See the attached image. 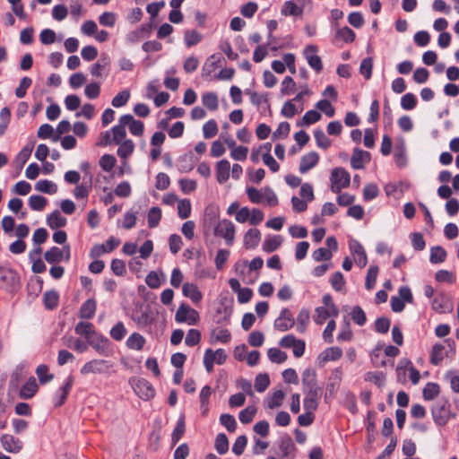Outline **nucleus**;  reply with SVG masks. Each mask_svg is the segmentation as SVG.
<instances>
[{"label":"nucleus","mask_w":459,"mask_h":459,"mask_svg":"<svg viewBox=\"0 0 459 459\" xmlns=\"http://www.w3.org/2000/svg\"><path fill=\"white\" fill-rule=\"evenodd\" d=\"M301 383L305 395L322 396L323 388L317 384V375L315 369L306 368L302 372Z\"/></svg>","instance_id":"obj_1"},{"label":"nucleus","mask_w":459,"mask_h":459,"mask_svg":"<svg viewBox=\"0 0 459 459\" xmlns=\"http://www.w3.org/2000/svg\"><path fill=\"white\" fill-rule=\"evenodd\" d=\"M431 413L434 422L437 426H445L451 417L455 414L451 413V404L446 398H441L432 406Z\"/></svg>","instance_id":"obj_2"},{"label":"nucleus","mask_w":459,"mask_h":459,"mask_svg":"<svg viewBox=\"0 0 459 459\" xmlns=\"http://www.w3.org/2000/svg\"><path fill=\"white\" fill-rule=\"evenodd\" d=\"M330 181L332 192L339 194L342 188L350 186L351 176L344 168H335L331 172Z\"/></svg>","instance_id":"obj_3"},{"label":"nucleus","mask_w":459,"mask_h":459,"mask_svg":"<svg viewBox=\"0 0 459 459\" xmlns=\"http://www.w3.org/2000/svg\"><path fill=\"white\" fill-rule=\"evenodd\" d=\"M200 319L199 313L186 303H181L176 312L175 320L177 323H186L195 325Z\"/></svg>","instance_id":"obj_4"},{"label":"nucleus","mask_w":459,"mask_h":459,"mask_svg":"<svg viewBox=\"0 0 459 459\" xmlns=\"http://www.w3.org/2000/svg\"><path fill=\"white\" fill-rule=\"evenodd\" d=\"M87 343L101 356L108 357L112 353L111 342L104 335L96 333L91 338H88Z\"/></svg>","instance_id":"obj_5"},{"label":"nucleus","mask_w":459,"mask_h":459,"mask_svg":"<svg viewBox=\"0 0 459 459\" xmlns=\"http://www.w3.org/2000/svg\"><path fill=\"white\" fill-rule=\"evenodd\" d=\"M20 287V276L13 269H0V288L7 291H16Z\"/></svg>","instance_id":"obj_6"},{"label":"nucleus","mask_w":459,"mask_h":459,"mask_svg":"<svg viewBox=\"0 0 459 459\" xmlns=\"http://www.w3.org/2000/svg\"><path fill=\"white\" fill-rule=\"evenodd\" d=\"M112 367L108 360L94 359L86 362L80 369L82 375L106 373Z\"/></svg>","instance_id":"obj_7"},{"label":"nucleus","mask_w":459,"mask_h":459,"mask_svg":"<svg viewBox=\"0 0 459 459\" xmlns=\"http://www.w3.org/2000/svg\"><path fill=\"white\" fill-rule=\"evenodd\" d=\"M134 393L143 400L149 401L155 395L152 385L144 378L138 379L133 385Z\"/></svg>","instance_id":"obj_8"},{"label":"nucleus","mask_w":459,"mask_h":459,"mask_svg":"<svg viewBox=\"0 0 459 459\" xmlns=\"http://www.w3.org/2000/svg\"><path fill=\"white\" fill-rule=\"evenodd\" d=\"M295 325V319L287 307L281 309L280 316L274 321V328L280 332H286Z\"/></svg>","instance_id":"obj_9"},{"label":"nucleus","mask_w":459,"mask_h":459,"mask_svg":"<svg viewBox=\"0 0 459 459\" xmlns=\"http://www.w3.org/2000/svg\"><path fill=\"white\" fill-rule=\"evenodd\" d=\"M73 385L74 377L70 375L65 379L62 386L58 388L53 396V404L55 407H60L65 403Z\"/></svg>","instance_id":"obj_10"},{"label":"nucleus","mask_w":459,"mask_h":459,"mask_svg":"<svg viewBox=\"0 0 459 459\" xmlns=\"http://www.w3.org/2000/svg\"><path fill=\"white\" fill-rule=\"evenodd\" d=\"M349 247L351 253L354 255V261L359 268H363L367 265L368 257L362 245L356 239H350Z\"/></svg>","instance_id":"obj_11"},{"label":"nucleus","mask_w":459,"mask_h":459,"mask_svg":"<svg viewBox=\"0 0 459 459\" xmlns=\"http://www.w3.org/2000/svg\"><path fill=\"white\" fill-rule=\"evenodd\" d=\"M318 48L316 45H307L303 51V54L307 60L309 66L316 72H320L323 69V63L321 57L316 54Z\"/></svg>","instance_id":"obj_12"},{"label":"nucleus","mask_w":459,"mask_h":459,"mask_svg":"<svg viewBox=\"0 0 459 459\" xmlns=\"http://www.w3.org/2000/svg\"><path fill=\"white\" fill-rule=\"evenodd\" d=\"M119 123L127 125L129 131L133 135L142 136L144 132V124L141 120H136L131 114H126L119 117Z\"/></svg>","instance_id":"obj_13"},{"label":"nucleus","mask_w":459,"mask_h":459,"mask_svg":"<svg viewBox=\"0 0 459 459\" xmlns=\"http://www.w3.org/2000/svg\"><path fill=\"white\" fill-rule=\"evenodd\" d=\"M197 161L198 158L195 157L193 151L190 150L188 152L178 157V169L180 173L190 172L195 168Z\"/></svg>","instance_id":"obj_14"},{"label":"nucleus","mask_w":459,"mask_h":459,"mask_svg":"<svg viewBox=\"0 0 459 459\" xmlns=\"http://www.w3.org/2000/svg\"><path fill=\"white\" fill-rule=\"evenodd\" d=\"M319 154L315 152H309L303 155L300 159L299 170L301 174L307 173L308 170L316 166L319 161Z\"/></svg>","instance_id":"obj_15"},{"label":"nucleus","mask_w":459,"mask_h":459,"mask_svg":"<svg viewBox=\"0 0 459 459\" xmlns=\"http://www.w3.org/2000/svg\"><path fill=\"white\" fill-rule=\"evenodd\" d=\"M432 308L440 314L453 311V303L451 299L444 294H440L432 300Z\"/></svg>","instance_id":"obj_16"},{"label":"nucleus","mask_w":459,"mask_h":459,"mask_svg":"<svg viewBox=\"0 0 459 459\" xmlns=\"http://www.w3.org/2000/svg\"><path fill=\"white\" fill-rule=\"evenodd\" d=\"M3 448L9 453H18L22 447V442L9 434H4L0 437Z\"/></svg>","instance_id":"obj_17"},{"label":"nucleus","mask_w":459,"mask_h":459,"mask_svg":"<svg viewBox=\"0 0 459 459\" xmlns=\"http://www.w3.org/2000/svg\"><path fill=\"white\" fill-rule=\"evenodd\" d=\"M67 220L59 210L53 211L47 217V224L51 230H58L66 226Z\"/></svg>","instance_id":"obj_18"},{"label":"nucleus","mask_w":459,"mask_h":459,"mask_svg":"<svg viewBox=\"0 0 459 459\" xmlns=\"http://www.w3.org/2000/svg\"><path fill=\"white\" fill-rule=\"evenodd\" d=\"M394 160L399 169H403L407 166L406 147L403 139L395 145Z\"/></svg>","instance_id":"obj_19"},{"label":"nucleus","mask_w":459,"mask_h":459,"mask_svg":"<svg viewBox=\"0 0 459 459\" xmlns=\"http://www.w3.org/2000/svg\"><path fill=\"white\" fill-rule=\"evenodd\" d=\"M39 390L38 384L34 377H30L28 381L22 385L20 389L19 396L22 399L32 398Z\"/></svg>","instance_id":"obj_20"},{"label":"nucleus","mask_w":459,"mask_h":459,"mask_svg":"<svg viewBox=\"0 0 459 459\" xmlns=\"http://www.w3.org/2000/svg\"><path fill=\"white\" fill-rule=\"evenodd\" d=\"M230 164L226 159L216 163V179L220 184L225 183L230 178Z\"/></svg>","instance_id":"obj_21"},{"label":"nucleus","mask_w":459,"mask_h":459,"mask_svg":"<svg viewBox=\"0 0 459 459\" xmlns=\"http://www.w3.org/2000/svg\"><path fill=\"white\" fill-rule=\"evenodd\" d=\"M97 309V302L94 299H88L82 303L79 311V316L82 319H91Z\"/></svg>","instance_id":"obj_22"},{"label":"nucleus","mask_w":459,"mask_h":459,"mask_svg":"<svg viewBox=\"0 0 459 459\" xmlns=\"http://www.w3.org/2000/svg\"><path fill=\"white\" fill-rule=\"evenodd\" d=\"M182 292L185 297L189 298L194 303H198L203 298L202 292L194 283H184L182 286Z\"/></svg>","instance_id":"obj_23"},{"label":"nucleus","mask_w":459,"mask_h":459,"mask_svg":"<svg viewBox=\"0 0 459 459\" xmlns=\"http://www.w3.org/2000/svg\"><path fill=\"white\" fill-rule=\"evenodd\" d=\"M278 447L281 457L284 458L287 457L290 455V453L295 449V445L290 436L285 434L284 436L279 438Z\"/></svg>","instance_id":"obj_24"},{"label":"nucleus","mask_w":459,"mask_h":459,"mask_svg":"<svg viewBox=\"0 0 459 459\" xmlns=\"http://www.w3.org/2000/svg\"><path fill=\"white\" fill-rule=\"evenodd\" d=\"M355 39V32L348 26H344L342 28H337L333 39V43L339 39H342L344 43H352Z\"/></svg>","instance_id":"obj_25"},{"label":"nucleus","mask_w":459,"mask_h":459,"mask_svg":"<svg viewBox=\"0 0 459 459\" xmlns=\"http://www.w3.org/2000/svg\"><path fill=\"white\" fill-rule=\"evenodd\" d=\"M35 142H30L27 143L16 155L15 157V163L17 164V167L19 169H22L24 164L28 161L30 159L31 152L34 148Z\"/></svg>","instance_id":"obj_26"},{"label":"nucleus","mask_w":459,"mask_h":459,"mask_svg":"<svg viewBox=\"0 0 459 459\" xmlns=\"http://www.w3.org/2000/svg\"><path fill=\"white\" fill-rule=\"evenodd\" d=\"M29 232L30 231H15L18 239L10 245L9 250L11 253L19 255L25 251L26 243L23 241V238L28 236Z\"/></svg>","instance_id":"obj_27"},{"label":"nucleus","mask_w":459,"mask_h":459,"mask_svg":"<svg viewBox=\"0 0 459 459\" xmlns=\"http://www.w3.org/2000/svg\"><path fill=\"white\" fill-rule=\"evenodd\" d=\"M146 342L145 338L139 333H133L126 340V347L130 350L141 351Z\"/></svg>","instance_id":"obj_28"},{"label":"nucleus","mask_w":459,"mask_h":459,"mask_svg":"<svg viewBox=\"0 0 459 459\" xmlns=\"http://www.w3.org/2000/svg\"><path fill=\"white\" fill-rule=\"evenodd\" d=\"M282 240L280 235H268L263 243L264 251L267 253L275 251L281 245Z\"/></svg>","instance_id":"obj_29"},{"label":"nucleus","mask_w":459,"mask_h":459,"mask_svg":"<svg viewBox=\"0 0 459 459\" xmlns=\"http://www.w3.org/2000/svg\"><path fill=\"white\" fill-rule=\"evenodd\" d=\"M281 13L284 16H300L303 13V6H299L289 0L281 7Z\"/></svg>","instance_id":"obj_30"},{"label":"nucleus","mask_w":459,"mask_h":459,"mask_svg":"<svg viewBox=\"0 0 459 459\" xmlns=\"http://www.w3.org/2000/svg\"><path fill=\"white\" fill-rule=\"evenodd\" d=\"M186 430L185 415L181 414L171 434V444L175 446L183 437Z\"/></svg>","instance_id":"obj_31"},{"label":"nucleus","mask_w":459,"mask_h":459,"mask_svg":"<svg viewBox=\"0 0 459 459\" xmlns=\"http://www.w3.org/2000/svg\"><path fill=\"white\" fill-rule=\"evenodd\" d=\"M221 58L222 57L220 54L212 55L203 66V76L210 75L216 68H218Z\"/></svg>","instance_id":"obj_32"},{"label":"nucleus","mask_w":459,"mask_h":459,"mask_svg":"<svg viewBox=\"0 0 459 459\" xmlns=\"http://www.w3.org/2000/svg\"><path fill=\"white\" fill-rule=\"evenodd\" d=\"M74 331L77 334L84 336L86 341H88V338H91L93 334L96 333L94 325L90 322L84 321L79 322L75 325Z\"/></svg>","instance_id":"obj_33"},{"label":"nucleus","mask_w":459,"mask_h":459,"mask_svg":"<svg viewBox=\"0 0 459 459\" xmlns=\"http://www.w3.org/2000/svg\"><path fill=\"white\" fill-rule=\"evenodd\" d=\"M35 189L44 194L54 195L57 192V186L51 180L41 179L35 184Z\"/></svg>","instance_id":"obj_34"},{"label":"nucleus","mask_w":459,"mask_h":459,"mask_svg":"<svg viewBox=\"0 0 459 459\" xmlns=\"http://www.w3.org/2000/svg\"><path fill=\"white\" fill-rule=\"evenodd\" d=\"M44 258L48 264H58L64 259V251H61V248L57 247H52L46 251Z\"/></svg>","instance_id":"obj_35"},{"label":"nucleus","mask_w":459,"mask_h":459,"mask_svg":"<svg viewBox=\"0 0 459 459\" xmlns=\"http://www.w3.org/2000/svg\"><path fill=\"white\" fill-rule=\"evenodd\" d=\"M342 356V351L341 348L333 346L325 349L320 355L319 359L325 362L328 360H338Z\"/></svg>","instance_id":"obj_36"},{"label":"nucleus","mask_w":459,"mask_h":459,"mask_svg":"<svg viewBox=\"0 0 459 459\" xmlns=\"http://www.w3.org/2000/svg\"><path fill=\"white\" fill-rule=\"evenodd\" d=\"M260 240V231H247L244 236V246L247 249H253L258 246Z\"/></svg>","instance_id":"obj_37"},{"label":"nucleus","mask_w":459,"mask_h":459,"mask_svg":"<svg viewBox=\"0 0 459 459\" xmlns=\"http://www.w3.org/2000/svg\"><path fill=\"white\" fill-rule=\"evenodd\" d=\"M203 39V35L196 30H186L184 32V40L187 48L197 45Z\"/></svg>","instance_id":"obj_38"},{"label":"nucleus","mask_w":459,"mask_h":459,"mask_svg":"<svg viewBox=\"0 0 459 459\" xmlns=\"http://www.w3.org/2000/svg\"><path fill=\"white\" fill-rule=\"evenodd\" d=\"M59 295L56 290L46 291L43 295V303L46 308L54 309L58 306Z\"/></svg>","instance_id":"obj_39"},{"label":"nucleus","mask_w":459,"mask_h":459,"mask_svg":"<svg viewBox=\"0 0 459 459\" xmlns=\"http://www.w3.org/2000/svg\"><path fill=\"white\" fill-rule=\"evenodd\" d=\"M235 272L238 276L242 278L246 283L251 284L255 281V280L258 277V273H256V275L254 280L246 281V275L249 274L251 272L248 271V265L247 261L246 260H239L235 264Z\"/></svg>","instance_id":"obj_40"},{"label":"nucleus","mask_w":459,"mask_h":459,"mask_svg":"<svg viewBox=\"0 0 459 459\" xmlns=\"http://www.w3.org/2000/svg\"><path fill=\"white\" fill-rule=\"evenodd\" d=\"M202 102L210 111L217 110L219 106L217 93L210 91L203 94Z\"/></svg>","instance_id":"obj_41"},{"label":"nucleus","mask_w":459,"mask_h":459,"mask_svg":"<svg viewBox=\"0 0 459 459\" xmlns=\"http://www.w3.org/2000/svg\"><path fill=\"white\" fill-rule=\"evenodd\" d=\"M118 144L119 147L117 148V153L122 159H126L134 151V143L131 139H126Z\"/></svg>","instance_id":"obj_42"},{"label":"nucleus","mask_w":459,"mask_h":459,"mask_svg":"<svg viewBox=\"0 0 459 459\" xmlns=\"http://www.w3.org/2000/svg\"><path fill=\"white\" fill-rule=\"evenodd\" d=\"M440 393L439 385L429 382L422 390V396L426 401H431Z\"/></svg>","instance_id":"obj_43"},{"label":"nucleus","mask_w":459,"mask_h":459,"mask_svg":"<svg viewBox=\"0 0 459 459\" xmlns=\"http://www.w3.org/2000/svg\"><path fill=\"white\" fill-rule=\"evenodd\" d=\"M310 313L307 308H301L297 316V331L304 333L309 323Z\"/></svg>","instance_id":"obj_44"},{"label":"nucleus","mask_w":459,"mask_h":459,"mask_svg":"<svg viewBox=\"0 0 459 459\" xmlns=\"http://www.w3.org/2000/svg\"><path fill=\"white\" fill-rule=\"evenodd\" d=\"M351 166L354 169H363L364 166V159H363V150L359 147H355L352 152V155L351 158Z\"/></svg>","instance_id":"obj_45"},{"label":"nucleus","mask_w":459,"mask_h":459,"mask_svg":"<svg viewBox=\"0 0 459 459\" xmlns=\"http://www.w3.org/2000/svg\"><path fill=\"white\" fill-rule=\"evenodd\" d=\"M446 258V251L439 246L433 247L430 249L429 261L431 264L443 263Z\"/></svg>","instance_id":"obj_46"},{"label":"nucleus","mask_w":459,"mask_h":459,"mask_svg":"<svg viewBox=\"0 0 459 459\" xmlns=\"http://www.w3.org/2000/svg\"><path fill=\"white\" fill-rule=\"evenodd\" d=\"M267 356L271 362L276 364H281L285 362L288 358L286 352L281 351L278 348H270L267 351Z\"/></svg>","instance_id":"obj_47"},{"label":"nucleus","mask_w":459,"mask_h":459,"mask_svg":"<svg viewBox=\"0 0 459 459\" xmlns=\"http://www.w3.org/2000/svg\"><path fill=\"white\" fill-rule=\"evenodd\" d=\"M378 272L379 268L377 265H371L368 268L365 281V288L368 290H371L375 287Z\"/></svg>","instance_id":"obj_48"},{"label":"nucleus","mask_w":459,"mask_h":459,"mask_svg":"<svg viewBox=\"0 0 459 459\" xmlns=\"http://www.w3.org/2000/svg\"><path fill=\"white\" fill-rule=\"evenodd\" d=\"M137 325L142 326H147L153 323V317L150 308L146 307L144 310H141L140 314L133 318Z\"/></svg>","instance_id":"obj_49"},{"label":"nucleus","mask_w":459,"mask_h":459,"mask_svg":"<svg viewBox=\"0 0 459 459\" xmlns=\"http://www.w3.org/2000/svg\"><path fill=\"white\" fill-rule=\"evenodd\" d=\"M445 350L444 345L441 343H436L432 346L431 353H430V363L432 365L437 366L443 360V351Z\"/></svg>","instance_id":"obj_50"},{"label":"nucleus","mask_w":459,"mask_h":459,"mask_svg":"<svg viewBox=\"0 0 459 459\" xmlns=\"http://www.w3.org/2000/svg\"><path fill=\"white\" fill-rule=\"evenodd\" d=\"M48 200L43 195H33L29 198V206L34 211H42L47 205Z\"/></svg>","instance_id":"obj_51"},{"label":"nucleus","mask_w":459,"mask_h":459,"mask_svg":"<svg viewBox=\"0 0 459 459\" xmlns=\"http://www.w3.org/2000/svg\"><path fill=\"white\" fill-rule=\"evenodd\" d=\"M127 330L124 323L119 321L110 329L109 334L113 340L119 342L124 339Z\"/></svg>","instance_id":"obj_52"},{"label":"nucleus","mask_w":459,"mask_h":459,"mask_svg":"<svg viewBox=\"0 0 459 459\" xmlns=\"http://www.w3.org/2000/svg\"><path fill=\"white\" fill-rule=\"evenodd\" d=\"M36 374L38 376L40 384L44 385L53 380L54 375L48 373V367L46 364H40L36 368Z\"/></svg>","instance_id":"obj_53"},{"label":"nucleus","mask_w":459,"mask_h":459,"mask_svg":"<svg viewBox=\"0 0 459 459\" xmlns=\"http://www.w3.org/2000/svg\"><path fill=\"white\" fill-rule=\"evenodd\" d=\"M214 446L220 455H224L229 451V440L224 433L216 436Z\"/></svg>","instance_id":"obj_54"},{"label":"nucleus","mask_w":459,"mask_h":459,"mask_svg":"<svg viewBox=\"0 0 459 459\" xmlns=\"http://www.w3.org/2000/svg\"><path fill=\"white\" fill-rule=\"evenodd\" d=\"M161 219V210L159 207H152L148 212V226L151 229L156 228Z\"/></svg>","instance_id":"obj_55"},{"label":"nucleus","mask_w":459,"mask_h":459,"mask_svg":"<svg viewBox=\"0 0 459 459\" xmlns=\"http://www.w3.org/2000/svg\"><path fill=\"white\" fill-rule=\"evenodd\" d=\"M314 136L316 145L324 150H327L331 146V140L325 135L322 129H316Z\"/></svg>","instance_id":"obj_56"},{"label":"nucleus","mask_w":459,"mask_h":459,"mask_svg":"<svg viewBox=\"0 0 459 459\" xmlns=\"http://www.w3.org/2000/svg\"><path fill=\"white\" fill-rule=\"evenodd\" d=\"M270 385V377L266 373L258 374L255 379V388L257 392H264Z\"/></svg>","instance_id":"obj_57"},{"label":"nucleus","mask_w":459,"mask_h":459,"mask_svg":"<svg viewBox=\"0 0 459 459\" xmlns=\"http://www.w3.org/2000/svg\"><path fill=\"white\" fill-rule=\"evenodd\" d=\"M321 396L305 395L303 401L304 410L307 412L314 413L318 408L319 400Z\"/></svg>","instance_id":"obj_58"},{"label":"nucleus","mask_w":459,"mask_h":459,"mask_svg":"<svg viewBox=\"0 0 459 459\" xmlns=\"http://www.w3.org/2000/svg\"><path fill=\"white\" fill-rule=\"evenodd\" d=\"M351 319L355 324L362 326L367 322V316L364 310L359 306H354L351 312Z\"/></svg>","instance_id":"obj_59"},{"label":"nucleus","mask_w":459,"mask_h":459,"mask_svg":"<svg viewBox=\"0 0 459 459\" xmlns=\"http://www.w3.org/2000/svg\"><path fill=\"white\" fill-rule=\"evenodd\" d=\"M417 106V98L411 93H405L401 99V107L404 110H411Z\"/></svg>","instance_id":"obj_60"},{"label":"nucleus","mask_w":459,"mask_h":459,"mask_svg":"<svg viewBox=\"0 0 459 459\" xmlns=\"http://www.w3.org/2000/svg\"><path fill=\"white\" fill-rule=\"evenodd\" d=\"M191 213V202L189 199L178 201V214L181 219H186Z\"/></svg>","instance_id":"obj_61"},{"label":"nucleus","mask_w":459,"mask_h":459,"mask_svg":"<svg viewBox=\"0 0 459 459\" xmlns=\"http://www.w3.org/2000/svg\"><path fill=\"white\" fill-rule=\"evenodd\" d=\"M372 69H373V58L366 57L364 58L359 65V73L364 76L366 80H369L372 76Z\"/></svg>","instance_id":"obj_62"},{"label":"nucleus","mask_w":459,"mask_h":459,"mask_svg":"<svg viewBox=\"0 0 459 459\" xmlns=\"http://www.w3.org/2000/svg\"><path fill=\"white\" fill-rule=\"evenodd\" d=\"M218 133V125L214 119L208 120L203 126V134L205 139L215 136Z\"/></svg>","instance_id":"obj_63"},{"label":"nucleus","mask_w":459,"mask_h":459,"mask_svg":"<svg viewBox=\"0 0 459 459\" xmlns=\"http://www.w3.org/2000/svg\"><path fill=\"white\" fill-rule=\"evenodd\" d=\"M201 341V332L197 329H189L186 339L185 343L188 347H194L197 345Z\"/></svg>","instance_id":"obj_64"}]
</instances>
